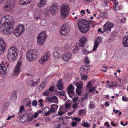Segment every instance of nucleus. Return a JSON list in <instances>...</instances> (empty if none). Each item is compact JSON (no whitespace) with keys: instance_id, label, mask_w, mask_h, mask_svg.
Listing matches in <instances>:
<instances>
[{"instance_id":"obj_33","label":"nucleus","mask_w":128,"mask_h":128,"mask_svg":"<svg viewBox=\"0 0 128 128\" xmlns=\"http://www.w3.org/2000/svg\"><path fill=\"white\" fill-rule=\"evenodd\" d=\"M107 16V13L105 12H101L100 13V18H105Z\"/></svg>"},{"instance_id":"obj_39","label":"nucleus","mask_w":128,"mask_h":128,"mask_svg":"<svg viewBox=\"0 0 128 128\" xmlns=\"http://www.w3.org/2000/svg\"><path fill=\"white\" fill-rule=\"evenodd\" d=\"M58 88L59 90H61L62 89L63 86L62 83L57 84Z\"/></svg>"},{"instance_id":"obj_42","label":"nucleus","mask_w":128,"mask_h":128,"mask_svg":"<svg viewBox=\"0 0 128 128\" xmlns=\"http://www.w3.org/2000/svg\"><path fill=\"white\" fill-rule=\"evenodd\" d=\"M82 88H77L76 89V94L78 95H80L81 94V90L80 89Z\"/></svg>"},{"instance_id":"obj_34","label":"nucleus","mask_w":128,"mask_h":128,"mask_svg":"<svg viewBox=\"0 0 128 128\" xmlns=\"http://www.w3.org/2000/svg\"><path fill=\"white\" fill-rule=\"evenodd\" d=\"M60 54H59V53L57 51H56L54 52L53 54V56L56 58H58L60 57Z\"/></svg>"},{"instance_id":"obj_55","label":"nucleus","mask_w":128,"mask_h":128,"mask_svg":"<svg viewBox=\"0 0 128 128\" xmlns=\"http://www.w3.org/2000/svg\"><path fill=\"white\" fill-rule=\"evenodd\" d=\"M59 94L61 96H64L65 95V93L64 91L61 90L59 92Z\"/></svg>"},{"instance_id":"obj_45","label":"nucleus","mask_w":128,"mask_h":128,"mask_svg":"<svg viewBox=\"0 0 128 128\" xmlns=\"http://www.w3.org/2000/svg\"><path fill=\"white\" fill-rule=\"evenodd\" d=\"M78 104L77 103H75L73 105V106H72V108H73L75 109V110H76L79 107H78Z\"/></svg>"},{"instance_id":"obj_44","label":"nucleus","mask_w":128,"mask_h":128,"mask_svg":"<svg viewBox=\"0 0 128 128\" xmlns=\"http://www.w3.org/2000/svg\"><path fill=\"white\" fill-rule=\"evenodd\" d=\"M32 104L33 106H35L37 105L38 102L36 100H34L32 101Z\"/></svg>"},{"instance_id":"obj_11","label":"nucleus","mask_w":128,"mask_h":128,"mask_svg":"<svg viewBox=\"0 0 128 128\" xmlns=\"http://www.w3.org/2000/svg\"><path fill=\"white\" fill-rule=\"evenodd\" d=\"M50 52H47L39 60V62L41 64H43L44 62L48 60L50 56Z\"/></svg>"},{"instance_id":"obj_13","label":"nucleus","mask_w":128,"mask_h":128,"mask_svg":"<svg viewBox=\"0 0 128 128\" xmlns=\"http://www.w3.org/2000/svg\"><path fill=\"white\" fill-rule=\"evenodd\" d=\"M22 63L21 62H18L14 71L13 74L14 76H17L20 72V68L21 66Z\"/></svg>"},{"instance_id":"obj_57","label":"nucleus","mask_w":128,"mask_h":128,"mask_svg":"<svg viewBox=\"0 0 128 128\" xmlns=\"http://www.w3.org/2000/svg\"><path fill=\"white\" fill-rule=\"evenodd\" d=\"M85 112L84 109H82L78 111V112L79 113L80 115H81L84 112Z\"/></svg>"},{"instance_id":"obj_2","label":"nucleus","mask_w":128,"mask_h":128,"mask_svg":"<svg viewBox=\"0 0 128 128\" xmlns=\"http://www.w3.org/2000/svg\"><path fill=\"white\" fill-rule=\"evenodd\" d=\"M78 26L81 32L83 33L87 32L90 28L89 22L84 19L80 20L78 21Z\"/></svg>"},{"instance_id":"obj_7","label":"nucleus","mask_w":128,"mask_h":128,"mask_svg":"<svg viewBox=\"0 0 128 128\" xmlns=\"http://www.w3.org/2000/svg\"><path fill=\"white\" fill-rule=\"evenodd\" d=\"M6 3L3 8L4 10L7 12L8 11H11L12 10L15 5L14 1V0H7Z\"/></svg>"},{"instance_id":"obj_5","label":"nucleus","mask_w":128,"mask_h":128,"mask_svg":"<svg viewBox=\"0 0 128 128\" xmlns=\"http://www.w3.org/2000/svg\"><path fill=\"white\" fill-rule=\"evenodd\" d=\"M69 8L66 5L62 4L61 6L60 17L62 19L65 18L68 15Z\"/></svg>"},{"instance_id":"obj_46","label":"nucleus","mask_w":128,"mask_h":128,"mask_svg":"<svg viewBox=\"0 0 128 128\" xmlns=\"http://www.w3.org/2000/svg\"><path fill=\"white\" fill-rule=\"evenodd\" d=\"M84 62L86 64H88L90 62L88 57H86L85 58Z\"/></svg>"},{"instance_id":"obj_37","label":"nucleus","mask_w":128,"mask_h":128,"mask_svg":"<svg viewBox=\"0 0 128 128\" xmlns=\"http://www.w3.org/2000/svg\"><path fill=\"white\" fill-rule=\"evenodd\" d=\"M25 100H26V101H28V102H27L26 104V106H29V107L30 108L31 106H30V104H31V100H30L29 98H26Z\"/></svg>"},{"instance_id":"obj_53","label":"nucleus","mask_w":128,"mask_h":128,"mask_svg":"<svg viewBox=\"0 0 128 128\" xmlns=\"http://www.w3.org/2000/svg\"><path fill=\"white\" fill-rule=\"evenodd\" d=\"M12 96H13L14 98H12L13 97H12V99H13L14 100V99H16V93L15 92H12Z\"/></svg>"},{"instance_id":"obj_62","label":"nucleus","mask_w":128,"mask_h":128,"mask_svg":"<svg viewBox=\"0 0 128 128\" xmlns=\"http://www.w3.org/2000/svg\"><path fill=\"white\" fill-rule=\"evenodd\" d=\"M122 100L123 101L125 102L127 101L128 100V99L124 96L122 97Z\"/></svg>"},{"instance_id":"obj_4","label":"nucleus","mask_w":128,"mask_h":128,"mask_svg":"<svg viewBox=\"0 0 128 128\" xmlns=\"http://www.w3.org/2000/svg\"><path fill=\"white\" fill-rule=\"evenodd\" d=\"M38 53L37 50H28L26 54V58L29 61L34 60L38 56Z\"/></svg>"},{"instance_id":"obj_59","label":"nucleus","mask_w":128,"mask_h":128,"mask_svg":"<svg viewBox=\"0 0 128 128\" xmlns=\"http://www.w3.org/2000/svg\"><path fill=\"white\" fill-rule=\"evenodd\" d=\"M61 126L60 124L59 123L55 126L54 128H60Z\"/></svg>"},{"instance_id":"obj_26","label":"nucleus","mask_w":128,"mask_h":128,"mask_svg":"<svg viewBox=\"0 0 128 128\" xmlns=\"http://www.w3.org/2000/svg\"><path fill=\"white\" fill-rule=\"evenodd\" d=\"M43 112L46 113L45 115L47 116L50 114V112L49 111V108L48 107L44 108L42 109Z\"/></svg>"},{"instance_id":"obj_28","label":"nucleus","mask_w":128,"mask_h":128,"mask_svg":"<svg viewBox=\"0 0 128 128\" xmlns=\"http://www.w3.org/2000/svg\"><path fill=\"white\" fill-rule=\"evenodd\" d=\"M71 101L68 100L65 103V106L66 108H70L71 106L70 104L71 103Z\"/></svg>"},{"instance_id":"obj_50","label":"nucleus","mask_w":128,"mask_h":128,"mask_svg":"<svg viewBox=\"0 0 128 128\" xmlns=\"http://www.w3.org/2000/svg\"><path fill=\"white\" fill-rule=\"evenodd\" d=\"M50 106L51 107H52L53 108H55V109H57L58 107V105L56 104H51L50 105Z\"/></svg>"},{"instance_id":"obj_32","label":"nucleus","mask_w":128,"mask_h":128,"mask_svg":"<svg viewBox=\"0 0 128 128\" xmlns=\"http://www.w3.org/2000/svg\"><path fill=\"white\" fill-rule=\"evenodd\" d=\"M106 25L108 26L109 27V28H110V30L114 26V24L110 22H107L106 23Z\"/></svg>"},{"instance_id":"obj_25","label":"nucleus","mask_w":128,"mask_h":128,"mask_svg":"<svg viewBox=\"0 0 128 128\" xmlns=\"http://www.w3.org/2000/svg\"><path fill=\"white\" fill-rule=\"evenodd\" d=\"M26 119L27 120V122H28L32 120L33 119V115L31 113L29 112L25 116Z\"/></svg>"},{"instance_id":"obj_12","label":"nucleus","mask_w":128,"mask_h":128,"mask_svg":"<svg viewBox=\"0 0 128 128\" xmlns=\"http://www.w3.org/2000/svg\"><path fill=\"white\" fill-rule=\"evenodd\" d=\"M71 54L69 52H66L61 56V57L63 60L67 62L70 60L71 58Z\"/></svg>"},{"instance_id":"obj_22","label":"nucleus","mask_w":128,"mask_h":128,"mask_svg":"<svg viewBox=\"0 0 128 128\" xmlns=\"http://www.w3.org/2000/svg\"><path fill=\"white\" fill-rule=\"evenodd\" d=\"M47 0H40V2L38 4V6L39 8L42 7L45 5L46 2Z\"/></svg>"},{"instance_id":"obj_64","label":"nucleus","mask_w":128,"mask_h":128,"mask_svg":"<svg viewBox=\"0 0 128 128\" xmlns=\"http://www.w3.org/2000/svg\"><path fill=\"white\" fill-rule=\"evenodd\" d=\"M94 107V105L90 103L89 104V108H93Z\"/></svg>"},{"instance_id":"obj_16","label":"nucleus","mask_w":128,"mask_h":128,"mask_svg":"<svg viewBox=\"0 0 128 128\" xmlns=\"http://www.w3.org/2000/svg\"><path fill=\"white\" fill-rule=\"evenodd\" d=\"M102 39L100 37H98L96 40L94 41V46L93 49L94 51H95L96 50L99 45V43L102 42Z\"/></svg>"},{"instance_id":"obj_19","label":"nucleus","mask_w":128,"mask_h":128,"mask_svg":"<svg viewBox=\"0 0 128 128\" xmlns=\"http://www.w3.org/2000/svg\"><path fill=\"white\" fill-rule=\"evenodd\" d=\"M73 84L76 86L77 88H82L83 83L81 81H79L78 82L74 81Z\"/></svg>"},{"instance_id":"obj_14","label":"nucleus","mask_w":128,"mask_h":128,"mask_svg":"<svg viewBox=\"0 0 128 128\" xmlns=\"http://www.w3.org/2000/svg\"><path fill=\"white\" fill-rule=\"evenodd\" d=\"M87 39L86 37L84 36L80 38L79 40V45L80 47H83L85 46L87 42Z\"/></svg>"},{"instance_id":"obj_49","label":"nucleus","mask_w":128,"mask_h":128,"mask_svg":"<svg viewBox=\"0 0 128 128\" xmlns=\"http://www.w3.org/2000/svg\"><path fill=\"white\" fill-rule=\"evenodd\" d=\"M78 99V97L77 96H74L73 98V101L75 103L76 102H77Z\"/></svg>"},{"instance_id":"obj_40","label":"nucleus","mask_w":128,"mask_h":128,"mask_svg":"<svg viewBox=\"0 0 128 128\" xmlns=\"http://www.w3.org/2000/svg\"><path fill=\"white\" fill-rule=\"evenodd\" d=\"M38 81H36L35 82H34L33 81V82H32V84L30 85V86H31L32 88L33 87L35 86H36L38 84Z\"/></svg>"},{"instance_id":"obj_61","label":"nucleus","mask_w":128,"mask_h":128,"mask_svg":"<svg viewBox=\"0 0 128 128\" xmlns=\"http://www.w3.org/2000/svg\"><path fill=\"white\" fill-rule=\"evenodd\" d=\"M126 18H123L121 20V22L122 23H124L126 22Z\"/></svg>"},{"instance_id":"obj_51","label":"nucleus","mask_w":128,"mask_h":128,"mask_svg":"<svg viewBox=\"0 0 128 128\" xmlns=\"http://www.w3.org/2000/svg\"><path fill=\"white\" fill-rule=\"evenodd\" d=\"M116 36L114 34H112L110 36V39L114 40L116 38Z\"/></svg>"},{"instance_id":"obj_36","label":"nucleus","mask_w":128,"mask_h":128,"mask_svg":"<svg viewBox=\"0 0 128 128\" xmlns=\"http://www.w3.org/2000/svg\"><path fill=\"white\" fill-rule=\"evenodd\" d=\"M50 11V8L49 7L46 8L44 10V12L46 15H48L49 14V11Z\"/></svg>"},{"instance_id":"obj_21","label":"nucleus","mask_w":128,"mask_h":128,"mask_svg":"<svg viewBox=\"0 0 128 128\" xmlns=\"http://www.w3.org/2000/svg\"><path fill=\"white\" fill-rule=\"evenodd\" d=\"M22 34V33L24 32V26L23 25H21L19 24L17 26L16 28Z\"/></svg>"},{"instance_id":"obj_8","label":"nucleus","mask_w":128,"mask_h":128,"mask_svg":"<svg viewBox=\"0 0 128 128\" xmlns=\"http://www.w3.org/2000/svg\"><path fill=\"white\" fill-rule=\"evenodd\" d=\"M69 27L66 25L64 24L60 28V32L61 34L63 35L66 36L69 33Z\"/></svg>"},{"instance_id":"obj_43","label":"nucleus","mask_w":128,"mask_h":128,"mask_svg":"<svg viewBox=\"0 0 128 128\" xmlns=\"http://www.w3.org/2000/svg\"><path fill=\"white\" fill-rule=\"evenodd\" d=\"M71 117H68L67 116L65 118H63L62 119V120L63 122H64L65 121V120H66V122H65V124H66L68 122V118H70Z\"/></svg>"},{"instance_id":"obj_3","label":"nucleus","mask_w":128,"mask_h":128,"mask_svg":"<svg viewBox=\"0 0 128 128\" xmlns=\"http://www.w3.org/2000/svg\"><path fill=\"white\" fill-rule=\"evenodd\" d=\"M8 52L7 58L9 60L12 62L15 60L18 53L17 48L14 47H11L8 50Z\"/></svg>"},{"instance_id":"obj_54","label":"nucleus","mask_w":128,"mask_h":128,"mask_svg":"<svg viewBox=\"0 0 128 128\" xmlns=\"http://www.w3.org/2000/svg\"><path fill=\"white\" fill-rule=\"evenodd\" d=\"M96 89V87H92L91 88H90L89 90V92H92L94 89Z\"/></svg>"},{"instance_id":"obj_35","label":"nucleus","mask_w":128,"mask_h":128,"mask_svg":"<svg viewBox=\"0 0 128 128\" xmlns=\"http://www.w3.org/2000/svg\"><path fill=\"white\" fill-rule=\"evenodd\" d=\"M92 52V51L89 52L84 48H83L82 50V52L83 54H89L91 53Z\"/></svg>"},{"instance_id":"obj_10","label":"nucleus","mask_w":128,"mask_h":128,"mask_svg":"<svg viewBox=\"0 0 128 128\" xmlns=\"http://www.w3.org/2000/svg\"><path fill=\"white\" fill-rule=\"evenodd\" d=\"M74 89V87L73 85L70 84L68 86L67 90L68 91V93L69 96L72 98L74 94V93L73 90Z\"/></svg>"},{"instance_id":"obj_56","label":"nucleus","mask_w":128,"mask_h":128,"mask_svg":"<svg viewBox=\"0 0 128 128\" xmlns=\"http://www.w3.org/2000/svg\"><path fill=\"white\" fill-rule=\"evenodd\" d=\"M74 120L77 122L81 120V119L78 117H74Z\"/></svg>"},{"instance_id":"obj_29","label":"nucleus","mask_w":128,"mask_h":128,"mask_svg":"<svg viewBox=\"0 0 128 128\" xmlns=\"http://www.w3.org/2000/svg\"><path fill=\"white\" fill-rule=\"evenodd\" d=\"M103 28L105 31L107 32H109L111 30H110V28H109V27L106 25V24L103 26Z\"/></svg>"},{"instance_id":"obj_58","label":"nucleus","mask_w":128,"mask_h":128,"mask_svg":"<svg viewBox=\"0 0 128 128\" xmlns=\"http://www.w3.org/2000/svg\"><path fill=\"white\" fill-rule=\"evenodd\" d=\"M50 112H51L54 113L55 112V109L53 108L52 107H51L50 108Z\"/></svg>"},{"instance_id":"obj_9","label":"nucleus","mask_w":128,"mask_h":128,"mask_svg":"<svg viewBox=\"0 0 128 128\" xmlns=\"http://www.w3.org/2000/svg\"><path fill=\"white\" fill-rule=\"evenodd\" d=\"M49 8L50 12L52 15H54L58 12L59 7L57 4L55 3L52 4Z\"/></svg>"},{"instance_id":"obj_17","label":"nucleus","mask_w":128,"mask_h":128,"mask_svg":"<svg viewBox=\"0 0 128 128\" xmlns=\"http://www.w3.org/2000/svg\"><path fill=\"white\" fill-rule=\"evenodd\" d=\"M47 100L50 102L57 104L58 103V99L57 96H49L47 98Z\"/></svg>"},{"instance_id":"obj_41","label":"nucleus","mask_w":128,"mask_h":128,"mask_svg":"<svg viewBox=\"0 0 128 128\" xmlns=\"http://www.w3.org/2000/svg\"><path fill=\"white\" fill-rule=\"evenodd\" d=\"M90 125V124L87 122H85L84 123H82V126H84L86 127H88Z\"/></svg>"},{"instance_id":"obj_30","label":"nucleus","mask_w":128,"mask_h":128,"mask_svg":"<svg viewBox=\"0 0 128 128\" xmlns=\"http://www.w3.org/2000/svg\"><path fill=\"white\" fill-rule=\"evenodd\" d=\"M27 120L26 119L25 116L23 115L21 117L20 119V121L22 123H24L26 122H27Z\"/></svg>"},{"instance_id":"obj_23","label":"nucleus","mask_w":128,"mask_h":128,"mask_svg":"<svg viewBox=\"0 0 128 128\" xmlns=\"http://www.w3.org/2000/svg\"><path fill=\"white\" fill-rule=\"evenodd\" d=\"M46 84V81L45 80L42 83L38 86V88L40 90H42L45 88Z\"/></svg>"},{"instance_id":"obj_52","label":"nucleus","mask_w":128,"mask_h":128,"mask_svg":"<svg viewBox=\"0 0 128 128\" xmlns=\"http://www.w3.org/2000/svg\"><path fill=\"white\" fill-rule=\"evenodd\" d=\"M88 78L87 76L86 75H84L81 76V78L82 80H87Z\"/></svg>"},{"instance_id":"obj_20","label":"nucleus","mask_w":128,"mask_h":128,"mask_svg":"<svg viewBox=\"0 0 128 128\" xmlns=\"http://www.w3.org/2000/svg\"><path fill=\"white\" fill-rule=\"evenodd\" d=\"M123 46L125 47H128V35L124 38L122 42Z\"/></svg>"},{"instance_id":"obj_24","label":"nucleus","mask_w":128,"mask_h":128,"mask_svg":"<svg viewBox=\"0 0 128 128\" xmlns=\"http://www.w3.org/2000/svg\"><path fill=\"white\" fill-rule=\"evenodd\" d=\"M31 0H20L19 3L21 5L28 4L31 2Z\"/></svg>"},{"instance_id":"obj_47","label":"nucleus","mask_w":128,"mask_h":128,"mask_svg":"<svg viewBox=\"0 0 128 128\" xmlns=\"http://www.w3.org/2000/svg\"><path fill=\"white\" fill-rule=\"evenodd\" d=\"M114 8L116 11H118L119 9V7L118 5H114Z\"/></svg>"},{"instance_id":"obj_48","label":"nucleus","mask_w":128,"mask_h":128,"mask_svg":"<svg viewBox=\"0 0 128 128\" xmlns=\"http://www.w3.org/2000/svg\"><path fill=\"white\" fill-rule=\"evenodd\" d=\"M49 91L48 90H46L42 94L44 96H48L49 94Z\"/></svg>"},{"instance_id":"obj_31","label":"nucleus","mask_w":128,"mask_h":128,"mask_svg":"<svg viewBox=\"0 0 128 128\" xmlns=\"http://www.w3.org/2000/svg\"><path fill=\"white\" fill-rule=\"evenodd\" d=\"M14 35L16 37L19 36L21 34L16 28L15 29L14 32Z\"/></svg>"},{"instance_id":"obj_27","label":"nucleus","mask_w":128,"mask_h":128,"mask_svg":"<svg viewBox=\"0 0 128 128\" xmlns=\"http://www.w3.org/2000/svg\"><path fill=\"white\" fill-rule=\"evenodd\" d=\"M0 70H2V72L4 74H6V69L5 67L3 65L2 66L0 65Z\"/></svg>"},{"instance_id":"obj_60","label":"nucleus","mask_w":128,"mask_h":128,"mask_svg":"<svg viewBox=\"0 0 128 128\" xmlns=\"http://www.w3.org/2000/svg\"><path fill=\"white\" fill-rule=\"evenodd\" d=\"M77 123L74 122H72L71 124V125L72 126H76L77 125Z\"/></svg>"},{"instance_id":"obj_38","label":"nucleus","mask_w":128,"mask_h":128,"mask_svg":"<svg viewBox=\"0 0 128 128\" xmlns=\"http://www.w3.org/2000/svg\"><path fill=\"white\" fill-rule=\"evenodd\" d=\"M24 110V106L22 105L20 106V108L19 111L18 113V114H19L20 113L22 112Z\"/></svg>"},{"instance_id":"obj_1","label":"nucleus","mask_w":128,"mask_h":128,"mask_svg":"<svg viewBox=\"0 0 128 128\" xmlns=\"http://www.w3.org/2000/svg\"><path fill=\"white\" fill-rule=\"evenodd\" d=\"M14 23V19L10 15L2 18L0 21V28L5 26H8V28L3 30L2 31L3 34L6 35L12 33L14 30L13 26Z\"/></svg>"},{"instance_id":"obj_6","label":"nucleus","mask_w":128,"mask_h":128,"mask_svg":"<svg viewBox=\"0 0 128 128\" xmlns=\"http://www.w3.org/2000/svg\"><path fill=\"white\" fill-rule=\"evenodd\" d=\"M46 36V32L42 31L38 35L37 39V42L40 46L44 44Z\"/></svg>"},{"instance_id":"obj_18","label":"nucleus","mask_w":128,"mask_h":128,"mask_svg":"<svg viewBox=\"0 0 128 128\" xmlns=\"http://www.w3.org/2000/svg\"><path fill=\"white\" fill-rule=\"evenodd\" d=\"M90 65L89 64H86V65L82 66L80 68V70L81 71L87 73L90 71Z\"/></svg>"},{"instance_id":"obj_15","label":"nucleus","mask_w":128,"mask_h":128,"mask_svg":"<svg viewBox=\"0 0 128 128\" xmlns=\"http://www.w3.org/2000/svg\"><path fill=\"white\" fill-rule=\"evenodd\" d=\"M6 44L3 40H0V54H3L5 50Z\"/></svg>"},{"instance_id":"obj_63","label":"nucleus","mask_w":128,"mask_h":128,"mask_svg":"<svg viewBox=\"0 0 128 128\" xmlns=\"http://www.w3.org/2000/svg\"><path fill=\"white\" fill-rule=\"evenodd\" d=\"M78 48L76 47L75 49H74L73 50V52L74 54H75L77 52L78 50Z\"/></svg>"}]
</instances>
